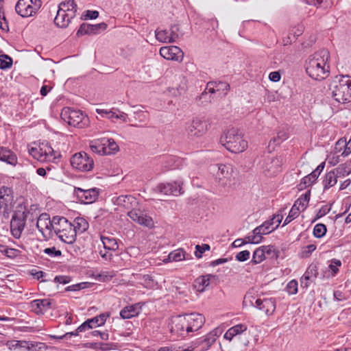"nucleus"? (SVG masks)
<instances>
[{"instance_id":"f257e3e1","label":"nucleus","mask_w":351,"mask_h":351,"mask_svg":"<svg viewBox=\"0 0 351 351\" xmlns=\"http://www.w3.org/2000/svg\"><path fill=\"white\" fill-rule=\"evenodd\" d=\"M328 50L322 49L311 55L305 62V69L310 77L315 80L326 79L330 73Z\"/></svg>"},{"instance_id":"f03ea898","label":"nucleus","mask_w":351,"mask_h":351,"mask_svg":"<svg viewBox=\"0 0 351 351\" xmlns=\"http://www.w3.org/2000/svg\"><path fill=\"white\" fill-rule=\"evenodd\" d=\"M332 97L339 103L346 104L351 102V76H337L331 88Z\"/></svg>"},{"instance_id":"7ed1b4c3","label":"nucleus","mask_w":351,"mask_h":351,"mask_svg":"<svg viewBox=\"0 0 351 351\" xmlns=\"http://www.w3.org/2000/svg\"><path fill=\"white\" fill-rule=\"evenodd\" d=\"M53 232L65 243L72 244L76 240L75 229L73 223L64 217H53Z\"/></svg>"},{"instance_id":"20e7f679","label":"nucleus","mask_w":351,"mask_h":351,"mask_svg":"<svg viewBox=\"0 0 351 351\" xmlns=\"http://www.w3.org/2000/svg\"><path fill=\"white\" fill-rule=\"evenodd\" d=\"M221 143L232 153L243 152L247 147V143L243 139L241 134L237 128H230L221 135Z\"/></svg>"},{"instance_id":"39448f33","label":"nucleus","mask_w":351,"mask_h":351,"mask_svg":"<svg viewBox=\"0 0 351 351\" xmlns=\"http://www.w3.org/2000/svg\"><path fill=\"white\" fill-rule=\"evenodd\" d=\"M29 215H32L30 210H27L24 204H19L14 210V214L10 221V230L12 236L19 239L25 226L26 219Z\"/></svg>"},{"instance_id":"423d86ee","label":"nucleus","mask_w":351,"mask_h":351,"mask_svg":"<svg viewBox=\"0 0 351 351\" xmlns=\"http://www.w3.org/2000/svg\"><path fill=\"white\" fill-rule=\"evenodd\" d=\"M60 117L71 126L84 128L88 125V117L79 110L65 107L62 110Z\"/></svg>"},{"instance_id":"0eeeda50","label":"nucleus","mask_w":351,"mask_h":351,"mask_svg":"<svg viewBox=\"0 0 351 351\" xmlns=\"http://www.w3.org/2000/svg\"><path fill=\"white\" fill-rule=\"evenodd\" d=\"M70 162L73 169L82 172L90 171L94 167V160L85 152H80L73 154Z\"/></svg>"},{"instance_id":"6e6552de","label":"nucleus","mask_w":351,"mask_h":351,"mask_svg":"<svg viewBox=\"0 0 351 351\" xmlns=\"http://www.w3.org/2000/svg\"><path fill=\"white\" fill-rule=\"evenodd\" d=\"M41 0H19L15 6L16 13L22 17L35 14L40 8Z\"/></svg>"},{"instance_id":"1a4fd4ad","label":"nucleus","mask_w":351,"mask_h":351,"mask_svg":"<svg viewBox=\"0 0 351 351\" xmlns=\"http://www.w3.org/2000/svg\"><path fill=\"white\" fill-rule=\"evenodd\" d=\"M272 225H274L272 221L267 220L265 221L262 225L254 228L252 231V235L247 237L246 239H248L250 243H259L262 241L263 235L268 234L276 229L274 227L270 229Z\"/></svg>"},{"instance_id":"9d476101","label":"nucleus","mask_w":351,"mask_h":351,"mask_svg":"<svg viewBox=\"0 0 351 351\" xmlns=\"http://www.w3.org/2000/svg\"><path fill=\"white\" fill-rule=\"evenodd\" d=\"M36 227L46 239L50 238L53 230V217L50 219L47 213H42L37 218Z\"/></svg>"},{"instance_id":"9b49d317","label":"nucleus","mask_w":351,"mask_h":351,"mask_svg":"<svg viewBox=\"0 0 351 351\" xmlns=\"http://www.w3.org/2000/svg\"><path fill=\"white\" fill-rule=\"evenodd\" d=\"M55 308V302L48 298L34 300L29 303L31 311L36 315H43L48 310Z\"/></svg>"},{"instance_id":"f8f14e48","label":"nucleus","mask_w":351,"mask_h":351,"mask_svg":"<svg viewBox=\"0 0 351 351\" xmlns=\"http://www.w3.org/2000/svg\"><path fill=\"white\" fill-rule=\"evenodd\" d=\"M74 194L77 199L83 204H91L96 201L99 196V190L96 188L83 189L75 187Z\"/></svg>"},{"instance_id":"ddd939ff","label":"nucleus","mask_w":351,"mask_h":351,"mask_svg":"<svg viewBox=\"0 0 351 351\" xmlns=\"http://www.w3.org/2000/svg\"><path fill=\"white\" fill-rule=\"evenodd\" d=\"M207 130V121L198 118L194 119L186 129L187 134L191 138L202 136Z\"/></svg>"},{"instance_id":"4468645a","label":"nucleus","mask_w":351,"mask_h":351,"mask_svg":"<svg viewBox=\"0 0 351 351\" xmlns=\"http://www.w3.org/2000/svg\"><path fill=\"white\" fill-rule=\"evenodd\" d=\"M217 166L218 170L216 173V180L218 184L222 187L230 185L231 183L232 168L230 165L219 164Z\"/></svg>"},{"instance_id":"2eb2a0df","label":"nucleus","mask_w":351,"mask_h":351,"mask_svg":"<svg viewBox=\"0 0 351 351\" xmlns=\"http://www.w3.org/2000/svg\"><path fill=\"white\" fill-rule=\"evenodd\" d=\"M128 215L132 220L140 225L149 228H152L154 226L152 218L140 209L134 208L128 213Z\"/></svg>"},{"instance_id":"dca6fc26","label":"nucleus","mask_w":351,"mask_h":351,"mask_svg":"<svg viewBox=\"0 0 351 351\" xmlns=\"http://www.w3.org/2000/svg\"><path fill=\"white\" fill-rule=\"evenodd\" d=\"M160 55L167 60L177 62H182L184 58L183 51L177 46L161 47L160 49Z\"/></svg>"},{"instance_id":"f3484780","label":"nucleus","mask_w":351,"mask_h":351,"mask_svg":"<svg viewBox=\"0 0 351 351\" xmlns=\"http://www.w3.org/2000/svg\"><path fill=\"white\" fill-rule=\"evenodd\" d=\"M182 183L180 182H173L168 183H162L157 186V191L166 195H173L178 196L183 193Z\"/></svg>"},{"instance_id":"a211bd4d","label":"nucleus","mask_w":351,"mask_h":351,"mask_svg":"<svg viewBox=\"0 0 351 351\" xmlns=\"http://www.w3.org/2000/svg\"><path fill=\"white\" fill-rule=\"evenodd\" d=\"M252 304L258 310L264 312L267 315H271L274 313L276 307L275 298H257L255 303L251 302Z\"/></svg>"},{"instance_id":"6ab92c4d","label":"nucleus","mask_w":351,"mask_h":351,"mask_svg":"<svg viewBox=\"0 0 351 351\" xmlns=\"http://www.w3.org/2000/svg\"><path fill=\"white\" fill-rule=\"evenodd\" d=\"M110 317V313H101L99 315L88 319L78 326V330H86L95 327L104 325L108 317Z\"/></svg>"},{"instance_id":"aec40b11","label":"nucleus","mask_w":351,"mask_h":351,"mask_svg":"<svg viewBox=\"0 0 351 351\" xmlns=\"http://www.w3.org/2000/svg\"><path fill=\"white\" fill-rule=\"evenodd\" d=\"M106 28L107 24L104 22L95 25L83 23L77 30L76 35L80 37L86 34H97L101 30H105Z\"/></svg>"},{"instance_id":"412c9836","label":"nucleus","mask_w":351,"mask_h":351,"mask_svg":"<svg viewBox=\"0 0 351 351\" xmlns=\"http://www.w3.org/2000/svg\"><path fill=\"white\" fill-rule=\"evenodd\" d=\"M188 324V332L198 330L203 326L205 319L202 314L191 313L184 315Z\"/></svg>"},{"instance_id":"4be33fe9","label":"nucleus","mask_w":351,"mask_h":351,"mask_svg":"<svg viewBox=\"0 0 351 351\" xmlns=\"http://www.w3.org/2000/svg\"><path fill=\"white\" fill-rule=\"evenodd\" d=\"M230 84L222 81H210L206 84V90L213 94L216 92H221L224 95L228 94L230 90Z\"/></svg>"},{"instance_id":"5701e85b","label":"nucleus","mask_w":351,"mask_h":351,"mask_svg":"<svg viewBox=\"0 0 351 351\" xmlns=\"http://www.w3.org/2000/svg\"><path fill=\"white\" fill-rule=\"evenodd\" d=\"M219 335V330L216 328L208 333L202 339L197 341V344L201 347V350H207L215 342L217 337Z\"/></svg>"},{"instance_id":"b1692460","label":"nucleus","mask_w":351,"mask_h":351,"mask_svg":"<svg viewBox=\"0 0 351 351\" xmlns=\"http://www.w3.org/2000/svg\"><path fill=\"white\" fill-rule=\"evenodd\" d=\"M13 200V191L10 187L2 186L0 187V208L4 210L8 209V206Z\"/></svg>"},{"instance_id":"393cba45","label":"nucleus","mask_w":351,"mask_h":351,"mask_svg":"<svg viewBox=\"0 0 351 351\" xmlns=\"http://www.w3.org/2000/svg\"><path fill=\"white\" fill-rule=\"evenodd\" d=\"M0 161L15 167L18 163V158L16 154L9 148L0 147Z\"/></svg>"},{"instance_id":"a878e982","label":"nucleus","mask_w":351,"mask_h":351,"mask_svg":"<svg viewBox=\"0 0 351 351\" xmlns=\"http://www.w3.org/2000/svg\"><path fill=\"white\" fill-rule=\"evenodd\" d=\"M188 324L184 315L178 316L173 321V326H172L171 330L176 332L180 336H184L188 334Z\"/></svg>"},{"instance_id":"bb28decb","label":"nucleus","mask_w":351,"mask_h":351,"mask_svg":"<svg viewBox=\"0 0 351 351\" xmlns=\"http://www.w3.org/2000/svg\"><path fill=\"white\" fill-rule=\"evenodd\" d=\"M141 311V306L139 303L125 306L120 311V316L122 319H130L137 316Z\"/></svg>"},{"instance_id":"cd10ccee","label":"nucleus","mask_w":351,"mask_h":351,"mask_svg":"<svg viewBox=\"0 0 351 351\" xmlns=\"http://www.w3.org/2000/svg\"><path fill=\"white\" fill-rule=\"evenodd\" d=\"M75 16H72L70 13L65 12L64 10H58L57 14L54 19V23L59 27L66 28L68 27L71 20Z\"/></svg>"},{"instance_id":"c85d7f7f","label":"nucleus","mask_w":351,"mask_h":351,"mask_svg":"<svg viewBox=\"0 0 351 351\" xmlns=\"http://www.w3.org/2000/svg\"><path fill=\"white\" fill-rule=\"evenodd\" d=\"M191 256L189 254L186 253L184 252V250L181 248L171 252H170L168 255V261H175V262H179L183 260H189L191 258ZM167 259H164V263H167Z\"/></svg>"},{"instance_id":"c756f323","label":"nucleus","mask_w":351,"mask_h":351,"mask_svg":"<svg viewBox=\"0 0 351 351\" xmlns=\"http://www.w3.org/2000/svg\"><path fill=\"white\" fill-rule=\"evenodd\" d=\"M341 265H328L322 268L319 267V278H329L335 276L339 271V266Z\"/></svg>"},{"instance_id":"7c9ffc66","label":"nucleus","mask_w":351,"mask_h":351,"mask_svg":"<svg viewBox=\"0 0 351 351\" xmlns=\"http://www.w3.org/2000/svg\"><path fill=\"white\" fill-rule=\"evenodd\" d=\"M58 10H64L65 12L70 13L72 16H75L77 10V5L74 0L62 1L58 5Z\"/></svg>"},{"instance_id":"2f4dec72","label":"nucleus","mask_w":351,"mask_h":351,"mask_svg":"<svg viewBox=\"0 0 351 351\" xmlns=\"http://www.w3.org/2000/svg\"><path fill=\"white\" fill-rule=\"evenodd\" d=\"M247 326L245 324H237L229 328L224 334V339L231 341L232 338L247 330Z\"/></svg>"},{"instance_id":"473e14b6","label":"nucleus","mask_w":351,"mask_h":351,"mask_svg":"<svg viewBox=\"0 0 351 351\" xmlns=\"http://www.w3.org/2000/svg\"><path fill=\"white\" fill-rule=\"evenodd\" d=\"M116 275L114 271H102L100 273L91 272L89 274L90 277L94 278L96 280L99 282H108Z\"/></svg>"},{"instance_id":"72a5a7b5","label":"nucleus","mask_w":351,"mask_h":351,"mask_svg":"<svg viewBox=\"0 0 351 351\" xmlns=\"http://www.w3.org/2000/svg\"><path fill=\"white\" fill-rule=\"evenodd\" d=\"M337 176L332 170L326 173L323 180L324 190H328L337 182Z\"/></svg>"},{"instance_id":"f704fd0d","label":"nucleus","mask_w":351,"mask_h":351,"mask_svg":"<svg viewBox=\"0 0 351 351\" xmlns=\"http://www.w3.org/2000/svg\"><path fill=\"white\" fill-rule=\"evenodd\" d=\"M101 240L106 250L115 251L118 249L119 245L115 238L112 237L101 236Z\"/></svg>"},{"instance_id":"c9c22d12","label":"nucleus","mask_w":351,"mask_h":351,"mask_svg":"<svg viewBox=\"0 0 351 351\" xmlns=\"http://www.w3.org/2000/svg\"><path fill=\"white\" fill-rule=\"evenodd\" d=\"M103 144H104L103 138L95 140L90 144V149L95 153L104 155V150L107 149L108 144L105 143V145Z\"/></svg>"},{"instance_id":"e433bc0d","label":"nucleus","mask_w":351,"mask_h":351,"mask_svg":"<svg viewBox=\"0 0 351 351\" xmlns=\"http://www.w3.org/2000/svg\"><path fill=\"white\" fill-rule=\"evenodd\" d=\"M73 228L75 229V234L83 233L88 230L89 224L88 221L82 217H76L73 224Z\"/></svg>"},{"instance_id":"4c0bfd02","label":"nucleus","mask_w":351,"mask_h":351,"mask_svg":"<svg viewBox=\"0 0 351 351\" xmlns=\"http://www.w3.org/2000/svg\"><path fill=\"white\" fill-rule=\"evenodd\" d=\"M210 285V280L208 277L202 276L197 278L193 282L194 289L199 292L204 291L206 287Z\"/></svg>"},{"instance_id":"58836bf2","label":"nucleus","mask_w":351,"mask_h":351,"mask_svg":"<svg viewBox=\"0 0 351 351\" xmlns=\"http://www.w3.org/2000/svg\"><path fill=\"white\" fill-rule=\"evenodd\" d=\"M265 249V260L274 261L278 259L279 256V251L274 245H264Z\"/></svg>"},{"instance_id":"ea45409f","label":"nucleus","mask_w":351,"mask_h":351,"mask_svg":"<svg viewBox=\"0 0 351 351\" xmlns=\"http://www.w3.org/2000/svg\"><path fill=\"white\" fill-rule=\"evenodd\" d=\"M40 151H41V153L43 154V161L50 160L51 158H56V156H53L54 151L48 143H43L40 145Z\"/></svg>"},{"instance_id":"a19ab883","label":"nucleus","mask_w":351,"mask_h":351,"mask_svg":"<svg viewBox=\"0 0 351 351\" xmlns=\"http://www.w3.org/2000/svg\"><path fill=\"white\" fill-rule=\"evenodd\" d=\"M103 141L108 144L107 149L104 150V155L113 154L119 151V146L114 139L103 138ZM103 145H105V144H103Z\"/></svg>"},{"instance_id":"79ce46f5","label":"nucleus","mask_w":351,"mask_h":351,"mask_svg":"<svg viewBox=\"0 0 351 351\" xmlns=\"http://www.w3.org/2000/svg\"><path fill=\"white\" fill-rule=\"evenodd\" d=\"M311 197V190H308L306 193L302 195L293 204L295 206H301L302 210H305L308 206Z\"/></svg>"},{"instance_id":"37998d69","label":"nucleus","mask_w":351,"mask_h":351,"mask_svg":"<svg viewBox=\"0 0 351 351\" xmlns=\"http://www.w3.org/2000/svg\"><path fill=\"white\" fill-rule=\"evenodd\" d=\"M136 279L142 280V284L146 288H153L156 285L152 276L149 274H136Z\"/></svg>"},{"instance_id":"c03bdc74","label":"nucleus","mask_w":351,"mask_h":351,"mask_svg":"<svg viewBox=\"0 0 351 351\" xmlns=\"http://www.w3.org/2000/svg\"><path fill=\"white\" fill-rule=\"evenodd\" d=\"M337 178L344 177L351 173V169L348 167L347 163L340 164L337 167L332 169Z\"/></svg>"},{"instance_id":"a18cd8bd","label":"nucleus","mask_w":351,"mask_h":351,"mask_svg":"<svg viewBox=\"0 0 351 351\" xmlns=\"http://www.w3.org/2000/svg\"><path fill=\"white\" fill-rule=\"evenodd\" d=\"M316 181V178L311 177V174L304 176L298 184V190L302 191L311 186Z\"/></svg>"},{"instance_id":"49530a36","label":"nucleus","mask_w":351,"mask_h":351,"mask_svg":"<svg viewBox=\"0 0 351 351\" xmlns=\"http://www.w3.org/2000/svg\"><path fill=\"white\" fill-rule=\"evenodd\" d=\"M156 39L162 43H173V40L171 38L169 32L167 30H156Z\"/></svg>"},{"instance_id":"de8ad7c7","label":"nucleus","mask_w":351,"mask_h":351,"mask_svg":"<svg viewBox=\"0 0 351 351\" xmlns=\"http://www.w3.org/2000/svg\"><path fill=\"white\" fill-rule=\"evenodd\" d=\"M265 249L264 246L257 248L253 254L252 260L250 263H261L265 260Z\"/></svg>"},{"instance_id":"09e8293b","label":"nucleus","mask_w":351,"mask_h":351,"mask_svg":"<svg viewBox=\"0 0 351 351\" xmlns=\"http://www.w3.org/2000/svg\"><path fill=\"white\" fill-rule=\"evenodd\" d=\"M300 214V208L299 206H293L291 209L290 210L288 216L285 218L283 226L287 225L293 219L297 218Z\"/></svg>"},{"instance_id":"8fccbe9b","label":"nucleus","mask_w":351,"mask_h":351,"mask_svg":"<svg viewBox=\"0 0 351 351\" xmlns=\"http://www.w3.org/2000/svg\"><path fill=\"white\" fill-rule=\"evenodd\" d=\"M12 59L8 55H0V69L5 70L10 69L12 65Z\"/></svg>"},{"instance_id":"3c124183","label":"nucleus","mask_w":351,"mask_h":351,"mask_svg":"<svg viewBox=\"0 0 351 351\" xmlns=\"http://www.w3.org/2000/svg\"><path fill=\"white\" fill-rule=\"evenodd\" d=\"M327 231L326 226L323 223H317L313 228V235L316 238L323 237Z\"/></svg>"},{"instance_id":"603ef678","label":"nucleus","mask_w":351,"mask_h":351,"mask_svg":"<svg viewBox=\"0 0 351 351\" xmlns=\"http://www.w3.org/2000/svg\"><path fill=\"white\" fill-rule=\"evenodd\" d=\"M206 90H205L199 96L197 97L196 103L197 105L202 106L211 101V96L208 95L209 93Z\"/></svg>"},{"instance_id":"864d4df0","label":"nucleus","mask_w":351,"mask_h":351,"mask_svg":"<svg viewBox=\"0 0 351 351\" xmlns=\"http://www.w3.org/2000/svg\"><path fill=\"white\" fill-rule=\"evenodd\" d=\"M315 280L309 276V272H305L300 278V285L302 288H308Z\"/></svg>"},{"instance_id":"5fc2aeb1","label":"nucleus","mask_w":351,"mask_h":351,"mask_svg":"<svg viewBox=\"0 0 351 351\" xmlns=\"http://www.w3.org/2000/svg\"><path fill=\"white\" fill-rule=\"evenodd\" d=\"M28 347H27V350H36V351H41L43 349H45L47 346L44 343L40 342H32L28 341Z\"/></svg>"},{"instance_id":"6e6d98bb","label":"nucleus","mask_w":351,"mask_h":351,"mask_svg":"<svg viewBox=\"0 0 351 351\" xmlns=\"http://www.w3.org/2000/svg\"><path fill=\"white\" fill-rule=\"evenodd\" d=\"M331 210V205H324L322 206L318 212L316 214L315 219L313 220V222L315 221L318 219L324 217L326 214H328Z\"/></svg>"},{"instance_id":"4d7b16f0","label":"nucleus","mask_w":351,"mask_h":351,"mask_svg":"<svg viewBox=\"0 0 351 351\" xmlns=\"http://www.w3.org/2000/svg\"><path fill=\"white\" fill-rule=\"evenodd\" d=\"M298 281L295 280H292L287 285L286 290L290 295L295 294L298 292Z\"/></svg>"},{"instance_id":"13d9d810","label":"nucleus","mask_w":351,"mask_h":351,"mask_svg":"<svg viewBox=\"0 0 351 351\" xmlns=\"http://www.w3.org/2000/svg\"><path fill=\"white\" fill-rule=\"evenodd\" d=\"M131 200H135L132 195H121L117 199V204L124 207H127L128 204L130 203Z\"/></svg>"},{"instance_id":"bf43d9fd","label":"nucleus","mask_w":351,"mask_h":351,"mask_svg":"<svg viewBox=\"0 0 351 351\" xmlns=\"http://www.w3.org/2000/svg\"><path fill=\"white\" fill-rule=\"evenodd\" d=\"M210 247L208 244H202V245H196L195 255L197 258H199L202 256V254L205 251H208Z\"/></svg>"},{"instance_id":"052dcab7","label":"nucleus","mask_w":351,"mask_h":351,"mask_svg":"<svg viewBox=\"0 0 351 351\" xmlns=\"http://www.w3.org/2000/svg\"><path fill=\"white\" fill-rule=\"evenodd\" d=\"M306 272H309V276L314 280L317 278H319V267L317 265H310Z\"/></svg>"},{"instance_id":"680f3d73","label":"nucleus","mask_w":351,"mask_h":351,"mask_svg":"<svg viewBox=\"0 0 351 351\" xmlns=\"http://www.w3.org/2000/svg\"><path fill=\"white\" fill-rule=\"evenodd\" d=\"M287 138V134L285 132H279L277 134L276 137H274L270 140L269 143H274L276 145H280L282 141Z\"/></svg>"},{"instance_id":"e2e57ef3","label":"nucleus","mask_w":351,"mask_h":351,"mask_svg":"<svg viewBox=\"0 0 351 351\" xmlns=\"http://www.w3.org/2000/svg\"><path fill=\"white\" fill-rule=\"evenodd\" d=\"M29 153L38 160L43 161V156L41 151H40V147H32L29 149Z\"/></svg>"},{"instance_id":"0e129e2a","label":"nucleus","mask_w":351,"mask_h":351,"mask_svg":"<svg viewBox=\"0 0 351 351\" xmlns=\"http://www.w3.org/2000/svg\"><path fill=\"white\" fill-rule=\"evenodd\" d=\"M165 167L167 169H173L176 168L175 165L176 159L174 156H167L165 158Z\"/></svg>"},{"instance_id":"69168bd1","label":"nucleus","mask_w":351,"mask_h":351,"mask_svg":"<svg viewBox=\"0 0 351 351\" xmlns=\"http://www.w3.org/2000/svg\"><path fill=\"white\" fill-rule=\"evenodd\" d=\"M71 281V277L69 276H56L54 278L53 282L62 285H66Z\"/></svg>"},{"instance_id":"338daca9","label":"nucleus","mask_w":351,"mask_h":351,"mask_svg":"<svg viewBox=\"0 0 351 351\" xmlns=\"http://www.w3.org/2000/svg\"><path fill=\"white\" fill-rule=\"evenodd\" d=\"M180 84L176 88L180 94H182L187 90V80L184 77H180Z\"/></svg>"},{"instance_id":"774afa93","label":"nucleus","mask_w":351,"mask_h":351,"mask_svg":"<svg viewBox=\"0 0 351 351\" xmlns=\"http://www.w3.org/2000/svg\"><path fill=\"white\" fill-rule=\"evenodd\" d=\"M346 138L342 137L340 138L335 143V149L336 152H340L343 149H344V147L346 143Z\"/></svg>"}]
</instances>
